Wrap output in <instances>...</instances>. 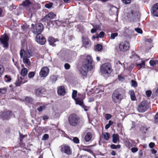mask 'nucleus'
<instances>
[{"mask_svg":"<svg viewBox=\"0 0 158 158\" xmlns=\"http://www.w3.org/2000/svg\"><path fill=\"white\" fill-rule=\"evenodd\" d=\"M125 93L124 90L120 91H114L112 96L113 101L115 103H119L125 97Z\"/></svg>","mask_w":158,"mask_h":158,"instance_id":"1","label":"nucleus"},{"mask_svg":"<svg viewBox=\"0 0 158 158\" xmlns=\"http://www.w3.org/2000/svg\"><path fill=\"white\" fill-rule=\"evenodd\" d=\"M68 121L69 124L73 127L79 125L81 123L80 118L75 114H71L69 115Z\"/></svg>","mask_w":158,"mask_h":158,"instance_id":"2","label":"nucleus"},{"mask_svg":"<svg viewBox=\"0 0 158 158\" xmlns=\"http://www.w3.org/2000/svg\"><path fill=\"white\" fill-rule=\"evenodd\" d=\"M92 62V59L91 56H87L83 62V68L89 70H91L93 68Z\"/></svg>","mask_w":158,"mask_h":158,"instance_id":"3","label":"nucleus"},{"mask_svg":"<svg viewBox=\"0 0 158 158\" xmlns=\"http://www.w3.org/2000/svg\"><path fill=\"white\" fill-rule=\"evenodd\" d=\"M149 107V104L147 101H143L138 106L137 110L139 112L143 113L146 111Z\"/></svg>","mask_w":158,"mask_h":158,"instance_id":"4","label":"nucleus"},{"mask_svg":"<svg viewBox=\"0 0 158 158\" xmlns=\"http://www.w3.org/2000/svg\"><path fill=\"white\" fill-rule=\"evenodd\" d=\"M101 72L104 74L110 73L111 72V67L110 64L106 63L102 64L101 66Z\"/></svg>","mask_w":158,"mask_h":158,"instance_id":"5","label":"nucleus"},{"mask_svg":"<svg viewBox=\"0 0 158 158\" xmlns=\"http://www.w3.org/2000/svg\"><path fill=\"white\" fill-rule=\"evenodd\" d=\"M130 48L129 42L125 41L121 42L119 45V48L122 51L125 52L129 50Z\"/></svg>","mask_w":158,"mask_h":158,"instance_id":"6","label":"nucleus"},{"mask_svg":"<svg viewBox=\"0 0 158 158\" xmlns=\"http://www.w3.org/2000/svg\"><path fill=\"white\" fill-rule=\"evenodd\" d=\"M44 29V26L42 24L40 23L36 24L35 27L32 30V32L35 34H41L40 33Z\"/></svg>","mask_w":158,"mask_h":158,"instance_id":"7","label":"nucleus"},{"mask_svg":"<svg viewBox=\"0 0 158 158\" xmlns=\"http://www.w3.org/2000/svg\"><path fill=\"white\" fill-rule=\"evenodd\" d=\"M61 151L66 154L69 155L71 154L72 150L70 147L68 145H62L61 146Z\"/></svg>","mask_w":158,"mask_h":158,"instance_id":"8","label":"nucleus"},{"mask_svg":"<svg viewBox=\"0 0 158 158\" xmlns=\"http://www.w3.org/2000/svg\"><path fill=\"white\" fill-rule=\"evenodd\" d=\"M82 46L88 48L91 46V41L87 37L83 36L82 37Z\"/></svg>","mask_w":158,"mask_h":158,"instance_id":"9","label":"nucleus"},{"mask_svg":"<svg viewBox=\"0 0 158 158\" xmlns=\"http://www.w3.org/2000/svg\"><path fill=\"white\" fill-rule=\"evenodd\" d=\"M9 38L7 35H3L2 38L0 39L2 44H3V47L7 48L8 47V40Z\"/></svg>","mask_w":158,"mask_h":158,"instance_id":"10","label":"nucleus"},{"mask_svg":"<svg viewBox=\"0 0 158 158\" xmlns=\"http://www.w3.org/2000/svg\"><path fill=\"white\" fill-rule=\"evenodd\" d=\"M36 39L37 42L42 45L44 44L46 41L45 38L41 34L37 35Z\"/></svg>","mask_w":158,"mask_h":158,"instance_id":"11","label":"nucleus"},{"mask_svg":"<svg viewBox=\"0 0 158 158\" xmlns=\"http://www.w3.org/2000/svg\"><path fill=\"white\" fill-rule=\"evenodd\" d=\"M49 73V69L47 67H43L40 73V74L41 77H46Z\"/></svg>","mask_w":158,"mask_h":158,"instance_id":"12","label":"nucleus"},{"mask_svg":"<svg viewBox=\"0 0 158 158\" xmlns=\"http://www.w3.org/2000/svg\"><path fill=\"white\" fill-rule=\"evenodd\" d=\"M23 4L27 9L30 11L33 5L30 0H25L23 2Z\"/></svg>","mask_w":158,"mask_h":158,"instance_id":"13","label":"nucleus"},{"mask_svg":"<svg viewBox=\"0 0 158 158\" xmlns=\"http://www.w3.org/2000/svg\"><path fill=\"white\" fill-rule=\"evenodd\" d=\"M24 77L20 76L18 77V80L15 82V84L16 86H19L20 85L25 83L27 81V80H24Z\"/></svg>","mask_w":158,"mask_h":158,"instance_id":"14","label":"nucleus"},{"mask_svg":"<svg viewBox=\"0 0 158 158\" xmlns=\"http://www.w3.org/2000/svg\"><path fill=\"white\" fill-rule=\"evenodd\" d=\"M84 98V97L83 95H81L80 97H77V98L74 99L76 101V104H79L81 106H83L84 104L83 100Z\"/></svg>","mask_w":158,"mask_h":158,"instance_id":"15","label":"nucleus"},{"mask_svg":"<svg viewBox=\"0 0 158 158\" xmlns=\"http://www.w3.org/2000/svg\"><path fill=\"white\" fill-rule=\"evenodd\" d=\"M152 11L153 15L158 16V3L153 5L152 7Z\"/></svg>","mask_w":158,"mask_h":158,"instance_id":"16","label":"nucleus"},{"mask_svg":"<svg viewBox=\"0 0 158 158\" xmlns=\"http://www.w3.org/2000/svg\"><path fill=\"white\" fill-rule=\"evenodd\" d=\"M12 115L10 111H6L3 112L2 114V118L4 119H8Z\"/></svg>","mask_w":158,"mask_h":158,"instance_id":"17","label":"nucleus"},{"mask_svg":"<svg viewBox=\"0 0 158 158\" xmlns=\"http://www.w3.org/2000/svg\"><path fill=\"white\" fill-rule=\"evenodd\" d=\"M57 93L59 95H64L65 93L64 87L63 86L59 87L57 90Z\"/></svg>","mask_w":158,"mask_h":158,"instance_id":"18","label":"nucleus"},{"mask_svg":"<svg viewBox=\"0 0 158 158\" xmlns=\"http://www.w3.org/2000/svg\"><path fill=\"white\" fill-rule=\"evenodd\" d=\"M48 41L50 45L53 46H55L56 45V44H55V42L58 40L57 39H55L54 38L52 37L51 36L48 38Z\"/></svg>","mask_w":158,"mask_h":158,"instance_id":"19","label":"nucleus"},{"mask_svg":"<svg viewBox=\"0 0 158 158\" xmlns=\"http://www.w3.org/2000/svg\"><path fill=\"white\" fill-rule=\"evenodd\" d=\"M112 141L114 143H116L119 141V136L118 134L113 135Z\"/></svg>","mask_w":158,"mask_h":158,"instance_id":"20","label":"nucleus"},{"mask_svg":"<svg viewBox=\"0 0 158 158\" xmlns=\"http://www.w3.org/2000/svg\"><path fill=\"white\" fill-rule=\"evenodd\" d=\"M92 133L90 132H88L86 134L85 137V140L86 142L89 141L92 138Z\"/></svg>","mask_w":158,"mask_h":158,"instance_id":"21","label":"nucleus"},{"mask_svg":"<svg viewBox=\"0 0 158 158\" xmlns=\"http://www.w3.org/2000/svg\"><path fill=\"white\" fill-rule=\"evenodd\" d=\"M129 93L130 95L131 99L132 101H135L136 99V97L133 90H131L129 91Z\"/></svg>","mask_w":158,"mask_h":158,"instance_id":"22","label":"nucleus"},{"mask_svg":"<svg viewBox=\"0 0 158 158\" xmlns=\"http://www.w3.org/2000/svg\"><path fill=\"white\" fill-rule=\"evenodd\" d=\"M35 92L37 96H41L43 94V89H35Z\"/></svg>","mask_w":158,"mask_h":158,"instance_id":"23","label":"nucleus"},{"mask_svg":"<svg viewBox=\"0 0 158 158\" xmlns=\"http://www.w3.org/2000/svg\"><path fill=\"white\" fill-rule=\"evenodd\" d=\"M28 71L27 68H24L22 69L21 70L20 74L23 77L26 76L27 73Z\"/></svg>","mask_w":158,"mask_h":158,"instance_id":"24","label":"nucleus"},{"mask_svg":"<svg viewBox=\"0 0 158 158\" xmlns=\"http://www.w3.org/2000/svg\"><path fill=\"white\" fill-rule=\"evenodd\" d=\"M56 16V15L53 13H50L46 15V17L48 19L49 21L52 19H53Z\"/></svg>","mask_w":158,"mask_h":158,"instance_id":"25","label":"nucleus"},{"mask_svg":"<svg viewBox=\"0 0 158 158\" xmlns=\"http://www.w3.org/2000/svg\"><path fill=\"white\" fill-rule=\"evenodd\" d=\"M23 61L24 63L27 64L28 65H30L29 60L27 57H24L23 59Z\"/></svg>","mask_w":158,"mask_h":158,"instance_id":"26","label":"nucleus"},{"mask_svg":"<svg viewBox=\"0 0 158 158\" xmlns=\"http://www.w3.org/2000/svg\"><path fill=\"white\" fill-rule=\"evenodd\" d=\"M102 49V46L100 44H97L95 47V50L97 51H99Z\"/></svg>","mask_w":158,"mask_h":158,"instance_id":"27","label":"nucleus"},{"mask_svg":"<svg viewBox=\"0 0 158 158\" xmlns=\"http://www.w3.org/2000/svg\"><path fill=\"white\" fill-rule=\"evenodd\" d=\"M89 70H87L86 69H82L81 70L80 72L81 73L83 76H85L87 75V72Z\"/></svg>","mask_w":158,"mask_h":158,"instance_id":"28","label":"nucleus"},{"mask_svg":"<svg viewBox=\"0 0 158 158\" xmlns=\"http://www.w3.org/2000/svg\"><path fill=\"white\" fill-rule=\"evenodd\" d=\"M31 56V50H27L25 53L24 57L30 58Z\"/></svg>","mask_w":158,"mask_h":158,"instance_id":"29","label":"nucleus"},{"mask_svg":"<svg viewBox=\"0 0 158 158\" xmlns=\"http://www.w3.org/2000/svg\"><path fill=\"white\" fill-rule=\"evenodd\" d=\"M33 99L32 98L28 97H27L25 98V101L27 103H31L32 102Z\"/></svg>","mask_w":158,"mask_h":158,"instance_id":"30","label":"nucleus"},{"mask_svg":"<svg viewBox=\"0 0 158 158\" xmlns=\"http://www.w3.org/2000/svg\"><path fill=\"white\" fill-rule=\"evenodd\" d=\"M5 81L6 82H10L11 80V78L10 76L8 75H6L5 76Z\"/></svg>","mask_w":158,"mask_h":158,"instance_id":"31","label":"nucleus"},{"mask_svg":"<svg viewBox=\"0 0 158 158\" xmlns=\"http://www.w3.org/2000/svg\"><path fill=\"white\" fill-rule=\"evenodd\" d=\"M103 135L104 137V139L107 140L109 139V134L108 132L104 133L103 134Z\"/></svg>","mask_w":158,"mask_h":158,"instance_id":"32","label":"nucleus"},{"mask_svg":"<svg viewBox=\"0 0 158 158\" xmlns=\"http://www.w3.org/2000/svg\"><path fill=\"white\" fill-rule=\"evenodd\" d=\"M149 63L151 66H154L156 64H158V61L157 60H151L149 62Z\"/></svg>","mask_w":158,"mask_h":158,"instance_id":"33","label":"nucleus"},{"mask_svg":"<svg viewBox=\"0 0 158 158\" xmlns=\"http://www.w3.org/2000/svg\"><path fill=\"white\" fill-rule=\"evenodd\" d=\"M121 147V146L120 145L118 144L117 145H115L114 144H113L111 145L110 147L112 149H116L118 148H119Z\"/></svg>","mask_w":158,"mask_h":158,"instance_id":"34","label":"nucleus"},{"mask_svg":"<svg viewBox=\"0 0 158 158\" xmlns=\"http://www.w3.org/2000/svg\"><path fill=\"white\" fill-rule=\"evenodd\" d=\"M57 79V77L56 76L52 75L50 77V81L52 82H54L56 81Z\"/></svg>","mask_w":158,"mask_h":158,"instance_id":"35","label":"nucleus"},{"mask_svg":"<svg viewBox=\"0 0 158 158\" xmlns=\"http://www.w3.org/2000/svg\"><path fill=\"white\" fill-rule=\"evenodd\" d=\"M148 129V127L145 126H143L140 128V130L142 132L145 133Z\"/></svg>","mask_w":158,"mask_h":158,"instance_id":"36","label":"nucleus"},{"mask_svg":"<svg viewBox=\"0 0 158 158\" xmlns=\"http://www.w3.org/2000/svg\"><path fill=\"white\" fill-rule=\"evenodd\" d=\"M4 71V69L2 65L0 64V78L1 77Z\"/></svg>","mask_w":158,"mask_h":158,"instance_id":"37","label":"nucleus"},{"mask_svg":"<svg viewBox=\"0 0 158 158\" xmlns=\"http://www.w3.org/2000/svg\"><path fill=\"white\" fill-rule=\"evenodd\" d=\"M7 89L5 88H0V95L5 93Z\"/></svg>","mask_w":158,"mask_h":158,"instance_id":"38","label":"nucleus"},{"mask_svg":"<svg viewBox=\"0 0 158 158\" xmlns=\"http://www.w3.org/2000/svg\"><path fill=\"white\" fill-rule=\"evenodd\" d=\"M45 108V106H40L37 108L39 112H41L44 110Z\"/></svg>","mask_w":158,"mask_h":158,"instance_id":"39","label":"nucleus"},{"mask_svg":"<svg viewBox=\"0 0 158 158\" xmlns=\"http://www.w3.org/2000/svg\"><path fill=\"white\" fill-rule=\"evenodd\" d=\"M77 92L75 90H73V91L72 97L73 98L75 99V98L76 97Z\"/></svg>","mask_w":158,"mask_h":158,"instance_id":"40","label":"nucleus"},{"mask_svg":"<svg viewBox=\"0 0 158 158\" xmlns=\"http://www.w3.org/2000/svg\"><path fill=\"white\" fill-rule=\"evenodd\" d=\"M104 35V33L103 31L100 32L99 34V35L98 34L96 36L97 38H98L99 37L100 38H102L103 37Z\"/></svg>","mask_w":158,"mask_h":158,"instance_id":"41","label":"nucleus"},{"mask_svg":"<svg viewBox=\"0 0 158 158\" xmlns=\"http://www.w3.org/2000/svg\"><path fill=\"white\" fill-rule=\"evenodd\" d=\"M118 34L117 33H112L110 36V38L111 39H114L115 37L118 36Z\"/></svg>","mask_w":158,"mask_h":158,"instance_id":"42","label":"nucleus"},{"mask_svg":"<svg viewBox=\"0 0 158 158\" xmlns=\"http://www.w3.org/2000/svg\"><path fill=\"white\" fill-rule=\"evenodd\" d=\"M136 65L137 66H139L141 68H144L145 66L144 61H142L141 63L137 64Z\"/></svg>","mask_w":158,"mask_h":158,"instance_id":"43","label":"nucleus"},{"mask_svg":"<svg viewBox=\"0 0 158 158\" xmlns=\"http://www.w3.org/2000/svg\"><path fill=\"white\" fill-rule=\"evenodd\" d=\"M35 73L33 72H31L28 74V77L30 78H31L35 76Z\"/></svg>","mask_w":158,"mask_h":158,"instance_id":"44","label":"nucleus"},{"mask_svg":"<svg viewBox=\"0 0 158 158\" xmlns=\"http://www.w3.org/2000/svg\"><path fill=\"white\" fill-rule=\"evenodd\" d=\"M48 135L47 134H45L43 136L42 140H45L48 138Z\"/></svg>","mask_w":158,"mask_h":158,"instance_id":"45","label":"nucleus"},{"mask_svg":"<svg viewBox=\"0 0 158 158\" xmlns=\"http://www.w3.org/2000/svg\"><path fill=\"white\" fill-rule=\"evenodd\" d=\"M73 140L74 143H78L79 142V139L76 137H74L73 139Z\"/></svg>","mask_w":158,"mask_h":158,"instance_id":"46","label":"nucleus"},{"mask_svg":"<svg viewBox=\"0 0 158 158\" xmlns=\"http://www.w3.org/2000/svg\"><path fill=\"white\" fill-rule=\"evenodd\" d=\"M52 3H49L46 4L45 5V6L46 8L49 9L52 7Z\"/></svg>","mask_w":158,"mask_h":158,"instance_id":"47","label":"nucleus"},{"mask_svg":"<svg viewBox=\"0 0 158 158\" xmlns=\"http://www.w3.org/2000/svg\"><path fill=\"white\" fill-rule=\"evenodd\" d=\"M132 85L133 87H136L137 85V82L135 81L132 80L131 81Z\"/></svg>","mask_w":158,"mask_h":158,"instance_id":"48","label":"nucleus"},{"mask_svg":"<svg viewBox=\"0 0 158 158\" xmlns=\"http://www.w3.org/2000/svg\"><path fill=\"white\" fill-rule=\"evenodd\" d=\"M111 115L110 114H106L105 116V118L107 120H109L110 119L111 117Z\"/></svg>","mask_w":158,"mask_h":158,"instance_id":"49","label":"nucleus"},{"mask_svg":"<svg viewBox=\"0 0 158 158\" xmlns=\"http://www.w3.org/2000/svg\"><path fill=\"white\" fill-rule=\"evenodd\" d=\"M125 4H128L130 3L131 0H121Z\"/></svg>","mask_w":158,"mask_h":158,"instance_id":"50","label":"nucleus"},{"mask_svg":"<svg viewBox=\"0 0 158 158\" xmlns=\"http://www.w3.org/2000/svg\"><path fill=\"white\" fill-rule=\"evenodd\" d=\"M155 122L157 123L158 122V113H157L155 116Z\"/></svg>","mask_w":158,"mask_h":158,"instance_id":"51","label":"nucleus"},{"mask_svg":"<svg viewBox=\"0 0 158 158\" xmlns=\"http://www.w3.org/2000/svg\"><path fill=\"white\" fill-rule=\"evenodd\" d=\"M152 94V92L150 90H148L146 92V94L148 97L150 96Z\"/></svg>","mask_w":158,"mask_h":158,"instance_id":"52","label":"nucleus"},{"mask_svg":"<svg viewBox=\"0 0 158 158\" xmlns=\"http://www.w3.org/2000/svg\"><path fill=\"white\" fill-rule=\"evenodd\" d=\"M135 30L139 33H142V30L140 28H135Z\"/></svg>","mask_w":158,"mask_h":158,"instance_id":"53","label":"nucleus"},{"mask_svg":"<svg viewBox=\"0 0 158 158\" xmlns=\"http://www.w3.org/2000/svg\"><path fill=\"white\" fill-rule=\"evenodd\" d=\"M131 151L132 152L135 153L138 151V149L135 147H133L131 148Z\"/></svg>","mask_w":158,"mask_h":158,"instance_id":"54","label":"nucleus"},{"mask_svg":"<svg viewBox=\"0 0 158 158\" xmlns=\"http://www.w3.org/2000/svg\"><path fill=\"white\" fill-rule=\"evenodd\" d=\"M70 65L68 63H66L64 65V67L66 69H68L70 68Z\"/></svg>","mask_w":158,"mask_h":158,"instance_id":"55","label":"nucleus"},{"mask_svg":"<svg viewBox=\"0 0 158 158\" xmlns=\"http://www.w3.org/2000/svg\"><path fill=\"white\" fill-rule=\"evenodd\" d=\"M24 53H25L24 50H21L20 52V56L21 57H22L23 56Z\"/></svg>","mask_w":158,"mask_h":158,"instance_id":"56","label":"nucleus"},{"mask_svg":"<svg viewBox=\"0 0 158 158\" xmlns=\"http://www.w3.org/2000/svg\"><path fill=\"white\" fill-rule=\"evenodd\" d=\"M43 21L44 22H47V23L49 21V20H48V18L46 17V15L45 16L44 18H43Z\"/></svg>","mask_w":158,"mask_h":158,"instance_id":"57","label":"nucleus"},{"mask_svg":"<svg viewBox=\"0 0 158 158\" xmlns=\"http://www.w3.org/2000/svg\"><path fill=\"white\" fill-rule=\"evenodd\" d=\"M149 147L151 148H153L155 146V143L152 142H151L149 144Z\"/></svg>","mask_w":158,"mask_h":158,"instance_id":"58","label":"nucleus"},{"mask_svg":"<svg viewBox=\"0 0 158 158\" xmlns=\"http://www.w3.org/2000/svg\"><path fill=\"white\" fill-rule=\"evenodd\" d=\"M89 148L90 147L89 146H84L83 148V149L84 150H85L89 151H90V149H89Z\"/></svg>","mask_w":158,"mask_h":158,"instance_id":"59","label":"nucleus"},{"mask_svg":"<svg viewBox=\"0 0 158 158\" xmlns=\"http://www.w3.org/2000/svg\"><path fill=\"white\" fill-rule=\"evenodd\" d=\"M84 109V110L85 111H87L89 109V107L86 106H85L83 105V106H81Z\"/></svg>","mask_w":158,"mask_h":158,"instance_id":"60","label":"nucleus"},{"mask_svg":"<svg viewBox=\"0 0 158 158\" xmlns=\"http://www.w3.org/2000/svg\"><path fill=\"white\" fill-rule=\"evenodd\" d=\"M98 27H97L96 28L92 29L91 30V33H94L95 32L97 31V30L98 29Z\"/></svg>","mask_w":158,"mask_h":158,"instance_id":"61","label":"nucleus"},{"mask_svg":"<svg viewBox=\"0 0 158 158\" xmlns=\"http://www.w3.org/2000/svg\"><path fill=\"white\" fill-rule=\"evenodd\" d=\"M42 118L43 120H46L48 119V117L47 116H44L42 117Z\"/></svg>","mask_w":158,"mask_h":158,"instance_id":"62","label":"nucleus"},{"mask_svg":"<svg viewBox=\"0 0 158 158\" xmlns=\"http://www.w3.org/2000/svg\"><path fill=\"white\" fill-rule=\"evenodd\" d=\"M152 152V154H155L157 152V151L154 150V149H152L151 150Z\"/></svg>","mask_w":158,"mask_h":158,"instance_id":"63","label":"nucleus"},{"mask_svg":"<svg viewBox=\"0 0 158 158\" xmlns=\"http://www.w3.org/2000/svg\"><path fill=\"white\" fill-rule=\"evenodd\" d=\"M110 127V125H109V124H108L106 125L105 127V129H108V128H109Z\"/></svg>","mask_w":158,"mask_h":158,"instance_id":"64","label":"nucleus"}]
</instances>
